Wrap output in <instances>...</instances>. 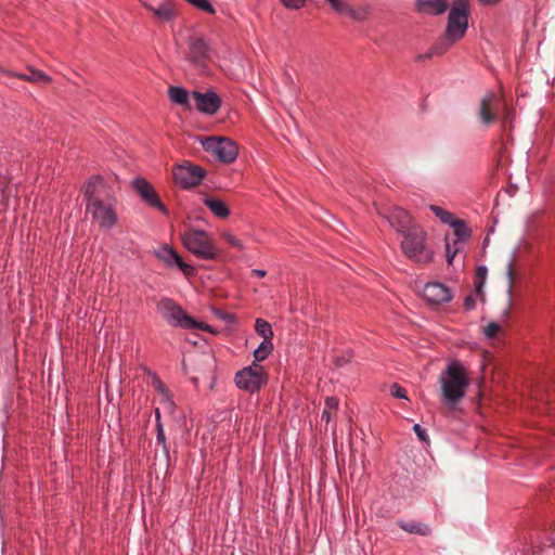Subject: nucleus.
<instances>
[{
    "instance_id": "6",
    "label": "nucleus",
    "mask_w": 555,
    "mask_h": 555,
    "mask_svg": "<svg viewBox=\"0 0 555 555\" xmlns=\"http://www.w3.org/2000/svg\"><path fill=\"white\" fill-rule=\"evenodd\" d=\"M157 312L167 321V323L175 327L191 330L193 318L189 315L181 306H179L172 298L163 297L156 304Z\"/></svg>"
},
{
    "instance_id": "44",
    "label": "nucleus",
    "mask_w": 555,
    "mask_h": 555,
    "mask_svg": "<svg viewBox=\"0 0 555 555\" xmlns=\"http://www.w3.org/2000/svg\"><path fill=\"white\" fill-rule=\"evenodd\" d=\"M339 400L336 397H327L325 399V409L337 410Z\"/></svg>"
},
{
    "instance_id": "28",
    "label": "nucleus",
    "mask_w": 555,
    "mask_h": 555,
    "mask_svg": "<svg viewBox=\"0 0 555 555\" xmlns=\"http://www.w3.org/2000/svg\"><path fill=\"white\" fill-rule=\"evenodd\" d=\"M429 210L444 224H451L455 219L454 215L440 206L430 205Z\"/></svg>"
},
{
    "instance_id": "36",
    "label": "nucleus",
    "mask_w": 555,
    "mask_h": 555,
    "mask_svg": "<svg viewBox=\"0 0 555 555\" xmlns=\"http://www.w3.org/2000/svg\"><path fill=\"white\" fill-rule=\"evenodd\" d=\"M332 9L339 15L344 14V11L348 7V3L344 0H325Z\"/></svg>"
},
{
    "instance_id": "45",
    "label": "nucleus",
    "mask_w": 555,
    "mask_h": 555,
    "mask_svg": "<svg viewBox=\"0 0 555 555\" xmlns=\"http://www.w3.org/2000/svg\"><path fill=\"white\" fill-rule=\"evenodd\" d=\"M451 8H459L462 10H469V0H453Z\"/></svg>"
},
{
    "instance_id": "50",
    "label": "nucleus",
    "mask_w": 555,
    "mask_h": 555,
    "mask_svg": "<svg viewBox=\"0 0 555 555\" xmlns=\"http://www.w3.org/2000/svg\"><path fill=\"white\" fill-rule=\"evenodd\" d=\"M158 422H162L160 421V412H159V409H156L155 410V424H158Z\"/></svg>"
},
{
    "instance_id": "55",
    "label": "nucleus",
    "mask_w": 555,
    "mask_h": 555,
    "mask_svg": "<svg viewBox=\"0 0 555 555\" xmlns=\"http://www.w3.org/2000/svg\"><path fill=\"white\" fill-rule=\"evenodd\" d=\"M508 313H509V308H506V309L504 310V314H505V315H508Z\"/></svg>"
},
{
    "instance_id": "43",
    "label": "nucleus",
    "mask_w": 555,
    "mask_h": 555,
    "mask_svg": "<svg viewBox=\"0 0 555 555\" xmlns=\"http://www.w3.org/2000/svg\"><path fill=\"white\" fill-rule=\"evenodd\" d=\"M463 307H464V309L466 311H470V310H474L476 308V299L474 298L473 295H467L464 298Z\"/></svg>"
},
{
    "instance_id": "24",
    "label": "nucleus",
    "mask_w": 555,
    "mask_h": 555,
    "mask_svg": "<svg viewBox=\"0 0 555 555\" xmlns=\"http://www.w3.org/2000/svg\"><path fill=\"white\" fill-rule=\"evenodd\" d=\"M204 205L218 218L224 219L230 215V209L227 204L219 198L206 197Z\"/></svg>"
},
{
    "instance_id": "40",
    "label": "nucleus",
    "mask_w": 555,
    "mask_h": 555,
    "mask_svg": "<svg viewBox=\"0 0 555 555\" xmlns=\"http://www.w3.org/2000/svg\"><path fill=\"white\" fill-rule=\"evenodd\" d=\"M488 269L486 266H478L476 269V279L477 282L486 283Z\"/></svg>"
},
{
    "instance_id": "4",
    "label": "nucleus",
    "mask_w": 555,
    "mask_h": 555,
    "mask_svg": "<svg viewBox=\"0 0 555 555\" xmlns=\"http://www.w3.org/2000/svg\"><path fill=\"white\" fill-rule=\"evenodd\" d=\"M183 246L196 258L214 260L218 257V249L210 234L204 230L186 229L181 234Z\"/></svg>"
},
{
    "instance_id": "8",
    "label": "nucleus",
    "mask_w": 555,
    "mask_h": 555,
    "mask_svg": "<svg viewBox=\"0 0 555 555\" xmlns=\"http://www.w3.org/2000/svg\"><path fill=\"white\" fill-rule=\"evenodd\" d=\"M173 180L181 189L189 190L197 186L206 176V171L198 165L185 162L173 167Z\"/></svg>"
},
{
    "instance_id": "52",
    "label": "nucleus",
    "mask_w": 555,
    "mask_h": 555,
    "mask_svg": "<svg viewBox=\"0 0 555 555\" xmlns=\"http://www.w3.org/2000/svg\"><path fill=\"white\" fill-rule=\"evenodd\" d=\"M158 384H159V387H158V389H159V390H164V389H165V386H164V384H163V383H162L160 380H158Z\"/></svg>"
},
{
    "instance_id": "48",
    "label": "nucleus",
    "mask_w": 555,
    "mask_h": 555,
    "mask_svg": "<svg viewBox=\"0 0 555 555\" xmlns=\"http://www.w3.org/2000/svg\"><path fill=\"white\" fill-rule=\"evenodd\" d=\"M330 411L331 410L324 409L323 412H322L321 418L325 420L326 422H328L330 418H331V412Z\"/></svg>"
},
{
    "instance_id": "53",
    "label": "nucleus",
    "mask_w": 555,
    "mask_h": 555,
    "mask_svg": "<svg viewBox=\"0 0 555 555\" xmlns=\"http://www.w3.org/2000/svg\"><path fill=\"white\" fill-rule=\"evenodd\" d=\"M404 486H408V483H411L410 479L408 477L404 478Z\"/></svg>"
},
{
    "instance_id": "34",
    "label": "nucleus",
    "mask_w": 555,
    "mask_h": 555,
    "mask_svg": "<svg viewBox=\"0 0 555 555\" xmlns=\"http://www.w3.org/2000/svg\"><path fill=\"white\" fill-rule=\"evenodd\" d=\"M390 395L398 399H405L408 400L406 390L399 385L398 383H393L390 386Z\"/></svg>"
},
{
    "instance_id": "7",
    "label": "nucleus",
    "mask_w": 555,
    "mask_h": 555,
    "mask_svg": "<svg viewBox=\"0 0 555 555\" xmlns=\"http://www.w3.org/2000/svg\"><path fill=\"white\" fill-rule=\"evenodd\" d=\"M203 149L224 164L233 163L238 154L236 143L229 138L207 137L199 140Z\"/></svg>"
},
{
    "instance_id": "14",
    "label": "nucleus",
    "mask_w": 555,
    "mask_h": 555,
    "mask_svg": "<svg viewBox=\"0 0 555 555\" xmlns=\"http://www.w3.org/2000/svg\"><path fill=\"white\" fill-rule=\"evenodd\" d=\"M210 48L202 36L192 35L188 38L186 60L196 65L204 66L209 59Z\"/></svg>"
},
{
    "instance_id": "26",
    "label": "nucleus",
    "mask_w": 555,
    "mask_h": 555,
    "mask_svg": "<svg viewBox=\"0 0 555 555\" xmlns=\"http://www.w3.org/2000/svg\"><path fill=\"white\" fill-rule=\"evenodd\" d=\"M255 331L259 336L263 337V340H272L274 335L271 324L261 318L256 320Z\"/></svg>"
},
{
    "instance_id": "21",
    "label": "nucleus",
    "mask_w": 555,
    "mask_h": 555,
    "mask_svg": "<svg viewBox=\"0 0 555 555\" xmlns=\"http://www.w3.org/2000/svg\"><path fill=\"white\" fill-rule=\"evenodd\" d=\"M397 525L399 526L400 529L411 534H416L421 537H428L431 534L430 526L418 520L400 519L397 521Z\"/></svg>"
},
{
    "instance_id": "13",
    "label": "nucleus",
    "mask_w": 555,
    "mask_h": 555,
    "mask_svg": "<svg viewBox=\"0 0 555 555\" xmlns=\"http://www.w3.org/2000/svg\"><path fill=\"white\" fill-rule=\"evenodd\" d=\"M423 298L429 306H440L453 299V292L443 283L428 282L424 286Z\"/></svg>"
},
{
    "instance_id": "39",
    "label": "nucleus",
    "mask_w": 555,
    "mask_h": 555,
    "mask_svg": "<svg viewBox=\"0 0 555 555\" xmlns=\"http://www.w3.org/2000/svg\"><path fill=\"white\" fill-rule=\"evenodd\" d=\"M282 4L287 9H300L305 5L306 0H281Z\"/></svg>"
},
{
    "instance_id": "35",
    "label": "nucleus",
    "mask_w": 555,
    "mask_h": 555,
    "mask_svg": "<svg viewBox=\"0 0 555 555\" xmlns=\"http://www.w3.org/2000/svg\"><path fill=\"white\" fill-rule=\"evenodd\" d=\"M500 325L496 322H490L483 330L487 338H495L500 332Z\"/></svg>"
},
{
    "instance_id": "29",
    "label": "nucleus",
    "mask_w": 555,
    "mask_h": 555,
    "mask_svg": "<svg viewBox=\"0 0 555 555\" xmlns=\"http://www.w3.org/2000/svg\"><path fill=\"white\" fill-rule=\"evenodd\" d=\"M156 427V443L162 446L163 452L166 456V459L169 461L170 454L169 449L166 442V436L163 427V423L158 422V424H155Z\"/></svg>"
},
{
    "instance_id": "27",
    "label": "nucleus",
    "mask_w": 555,
    "mask_h": 555,
    "mask_svg": "<svg viewBox=\"0 0 555 555\" xmlns=\"http://www.w3.org/2000/svg\"><path fill=\"white\" fill-rule=\"evenodd\" d=\"M10 196V180L7 176L0 175V204L4 207H8Z\"/></svg>"
},
{
    "instance_id": "16",
    "label": "nucleus",
    "mask_w": 555,
    "mask_h": 555,
    "mask_svg": "<svg viewBox=\"0 0 555 555\" xmlns=\"http://www.w3.org/2000/svg\"><path fill=\"white\" fill-rule=\"evenodd\" d=\"M387 220L390 227L401 235L418 225L410 212L401 207L392 208L387 216Z\"/></svg>"
},
{
    "instance_id": "46",
    "label": "nucleus",
    "mask_w": 555,
    "mask_h": 555,
    "mask_svg": "<svg viewBox=\"0 0 555 555\" xmlns=\"http://www.w3.org/2000/svg\"><path fill=\"white\" fill-rule=\"evenodd\" d=\"M483 286L485 283L475 281V292L476 294L483 296Z\"/></svg>"
},
{
    "instance_id": "30",
    "label": "nucleus",
    "mask_w": 555,
    "mask_h": 555,
    "mask_svg": "<svg viewBox=\"0 0 555 555\" xmlns=\"http://www.w3.org/2000/svg\"><path fill=\"white\" fill-rule=\"evenodd\" d=\"M343 15H347V16H349L350 18H352L354 21H363L367 16V11L365 9H362V8L361 9H353V8H351L348 4V7L344 11Z\"/></svg>"
},
{
    "instance_id": "22",
    "label": "nucleus",
    "mask_w": 555,
    "mask_h": 555,
    "mask_svg": "<svg viewBox=\"0 0 555 555\" xmlns=\"http://www.w3.org/2000/svg\"><path fill=\"white\" fill-rule=\"evenodd\" d=\"M28 74L13 72L9 75V77H15L24 81L34 82V83H50L52 78L48 76L46 73L39 69H35L33 67H27Z\"/></svg>"
},
{
    "instance_id": "38",
    "label": "nucleus",
    "mask_w": 555,
    "mask_h": 555,
    "mask_svg": "<svg viewBox=\"0 0 555 555\" xmlns=\"http://www.w3.org/2000/svg\"><path fill=\"white\" fill-rule=\"evenodd\" d=\"M413 430L416 434L417 438L423 442H428L429 438L425 428H423L420 424H415L413 426Z\"/></svg>"
},
{
    "instance_id": "9",
    "label": "nucleus",
    "mask_w": 555,
    "mask_h": 555,
    "mask_svg": "<svg viewBox=\"0 0 555 555\" xmlns=\"http://www.w3.org/2000/svg\"><path fill=\"white\" fill-rule=\"evenodd\" d=\"M469 10L451 8L447 21L444 33L453 41H460L464 38L468 29Z\"/></svg>"
},
{
    "instance_id": "17",
    "label": "nucleus",
    "mask_w": 555,
    "mask_h": 555,
    "mask_svg": "<svg viewBox=\"0 0 555 555\" xmlns=\"http://www.w3.org/2000/svg\"><path fill=\"white\" fill-rule=\"evenodd\" d=\"M142 3L160 22H172L177 17L175 5L169 0H162L157 5L147 2Z\"/></svg>"
},
{
    "instance_id": "54",
    "label": "nucleus",
    "mask_w": 555,
    "mask_h": 555,
    "mask_svg": "<svg viewBox=\"0 0 555 555\" xmlns=\"http://www.w3.org/2000/svg\"><path fill=\"white\" fill-rule=\"evenodd\" d=\"M508 115H509V112L506 109L505 115H504V120H506L508 118Z\"/></svg>"
},
{
    "instance_id": "2",
    "label": "nucleus",
    "mask_w": 555,
    "mask_h": 555,
    "mask_svg": "<svg viewBox=\"0 0 555 555\" xmlns=\"http://www.w3.org/2000/svg\"><path fill=\"white\" fill-rule=\"evenodd\" d=\"M101 176H92L81 188L86 210L102 229L109 230L117 224L118 216L112 205H106L96 194V186L102 184Z\"/></svg>"
},
{
    "instance_id": "12",
    "label": "nucleus",
    "mask_w": 555,
    "mask_h": 555,
    "mask_svg": "<svg viewBox=\"0 0 555 555\" xmlns=\"http://www.w3.org/2000/svg\"><path fill=\"white\" fill-rule=\"evenodd\" d=\"M195 108L205 115H215L221 107L222 100L218 93L209 89L206 92L194 90L191 93Z\"/></svg>"
},
{
    "instance_id": "10",
    "label": "nucleus",
    "mask_w": 555,
    "mask_h": 555,
    "mask_svg": "<svg viewBox=\"0 0 555 555\" xmlns=\"http://www.w3.org/2000/svg\"><path fill=\"white\" fill-rule=\"evenodd\" d=\"M132 186L147 206L159 210L165 216L169 215L168 208L163 204L154 186L145 178H135L132 181Z\"/></svg>"
},
{
    "instance_id": "49",
    "label": "nucleus",
    "mask_w": 555,
    "mask_h": 555,
    "mask_svg": "<svg viewBox=\"0 0 555 555\" xmlns=\"http://www.w3.org/2000/svg\"><path fill=\"white\" fill-rule=\"evenodd\" d=\"M0 74H3V75H5V76H8V77H9V75H11V74H12V70L7 69V68H4V67H2V66L0 65Z\"/></svg>"
},
{
    "instance_id": "3",
    "label": "nucleus",
    "mask_w": 555,
    "mask_h": 555,
    "mask_svg": "<svg viewBox=\"0 0 555 555\" xmlns=\"http://www.w3.org/2000/svg\"><path fill=\"white\" fill-rule=\"evenodd\" d=\"M401 250L410 260L427 264L434 260V251L427 246V233L421 227L412 228L411 231L402 234Z\"/></svg>"
},
{
    "instance_id": "47",
    "label": "nucleus",
    "mask_w": 555,
    "mask_h": 555,
    "mask_svg": "<svg viewBox=\"0 0 555 555\" xmlns=\"http://www.w3.org/2000/svg\"><path fill=\"white\" fill-rule=\"evenodd\" d=\"M251 275L261 279L267 275V271L261 269H254L251 270Z\"/></svg>"
},
{
    "instance_id": "41",
    "label": "nucleus",
    "mask_w": 555,
    "mask_h": 555,
    "mask_svg": "<svg viewBox=\"0 0 555 555\" xmlns=\"http://www.w3.org/2000/svg\"><path fill=\"white\" fill-rule=\"evenodd\" d=\"M193 323H195L194 325H192V328H198V330H202V331H205V332H209V333H212V334H216L217 332L210 326L208 325L207 323H204V322H199V321H196L195 319H193Z\"/></svg>"
},
{
    "instance_id": "11",
    "label": "nucleus",
    "mask_w": 555,
    "mask_h": 555,
    "mask_svg": "<svg viewBox=\"0 0 555 555\" xmlns=\"http://www.w3.org/2000/svg\"><path fill=\"white\" fill-rule=\"evenodd\" d=\"M155 257L167 268H179L185 276L194 275L195 268L183 261L181 256L168 244L162 245L154 251Z\"/></svg>"
},
{
    "instance_id": "18",
    "label": "nucleus",
    "mask_w": 555,
    "mask_h": 555,
    "mask_svg": "<svg viewBox=\"0 0 555 555\" xmlns=\"http://www.w3.org/2000/svg\"><path fill=\"white\" fill-rule=\"evenodd\" d=\"M448 10V0H416L415 11L421 14L441 15Z\"/></svg>"
},
{
    "instance_id": "31",
    "label": "nucleus",
    "mask_w": 555,
    "mask_h": 555,
    "mask_svg": "<svg viewBox=\"0 0 555 555\" xmlns=\"http://www.w3.org/2000/svg\"><path fill=\"white\" fill-rule=\"evenodd\" d=\"M462 247L463 246L460 245L453 246V243L451 244L449 242L448 235H446V257L449 266L453 263L455 255L461 250Z\"/></svg>"
},
{
    "instance_id": "23",
    "label": "nucleus",
    "mask_w": 555,
    "mask_h": 555,
    "mask_svg": "<svg viewBox=\"0 0 555 555\" xmlns=\"http://www.w3.org/2000/svg\"><path fill=\"white\" fill-rule=\"evenodd\" d=\"M168 96L173 104L191 109L190 94L185 88L180 86H170L168 89Z\"/></svg>"
},
{
    "instance_id": "42",
    "label": "nucleus",
    "mask_w": 555,
    "mask_h": 555,
    "mask_svg": "<svg viewBox=\"0 0 555 555\" xmlns=\"http://www.w3.org/2000/svg\"><path fill=\"white\" fill-rule=\"evenodd\" d=\"M514 264H515V258H514V256H512V258L509 259V261L507 263V268H506V274L509 280L511 285L513 284L514 279H515Z\"/></svg>"
},
{
    "instance_id": "15",
    "label": "nucleus",
    "mask_w": 555,
    "mask_h": 555,
    "mask_svg": "<svg viewBox=\"0 0 555 555\" xmlns=\"http://www.w3.org/2000/svg\"><path fill=\"white\" fill-rule=\"evenodd\" d=\"M499 102V95L492 90L487 91L480 100L477 116L483 126L489 127L495 121Z\"/></svg>"
},
{
    "instance_id": "5",
    "label": "nucleus",
    "mask_w": 555,
    "mask_h": 555,
    "mask_svg": "<svg viewBox=\"0 0 555 555\" xmlns=\"http://www.w3.org/2000/svg\"><path fill=\"white\" fill-rule=\"evenodd\" d=\"M234 382L237 388L255 393L267 385L268 374L262 365L253 362L235 373Z\"/></svg>"
},
{
    "instance_id": "33",
    "label": "nucleus",
    "mask_w": 555,
    "mask_h": 555,
    "mask_svg": "<svg viewBox=\"0 0 555 555\" xmlns=\"http://www.w3.org/2000/svg\"><path fill=\"white\" fill-rule=\"evenodd\" d=\"M214 312V315L217 317L218 319L227 322V323H234L236 318L233 313H229L227 311H223L221 309H218V308H214L212 310Z\"/></svg>"
},
{
    "instance_id": "20",
    "label": "nucleus",
    "mask_w": 555,
    "mask_h": 555,
    "mask_svg": "<svg viewBox=\"0 0 555 555\" xmlns=\"http://www.w3.org/2000/svg\"><path fill=\"white\" fill-rule=\"evenodd\" d=\"M450 227L453 229V234L456 237L453 242V246H463L472 237V231L465 220L455 218Z\"/></svg>"
},
{
    "instance_id": "37",
    "label": "nucleus",
    "mask_w": 555,
    "mask_h": 555,
    "mask_svg": "<svg viewBox=\"0 0 555 555\" xmlns=\"http://www.w3.org/2000/svg\"><path fill=\"white\" fill-rule=\"evenodd\" d=\"M224 240L232 246L240 250L244 248L242 242L231 233L223 234Z\"/></svg>"
},
{
    "instance_id": "25",
    "label": "nucleus",
    "mask_w": 555,
    "mask_h": 555,
    "mask_svg": "<svg viewBox=\"0 0 555 555\" xmlns=\"http://www.w3.org/2000/svg\"><path fill=\"white\" fill-rule=\"evenodd\" d=\"M273 350L272 340H262L254 351L255 363L264 361Z\"/></svg>"
},
{
    "instance_id": "51",
    "label": "nucleus",
    "mask_w": 555,
    "mask_h": 555,
    "mask_svg": "<svg viewBox=\"0 0 555 555\" xmlns=\"http://www.w3.org/2000/svg\"><path fill=\"white\" fill-rule=\"evenodd\" d=\"M479 1L485 4H493V3H496L499 0H479Z\"/></svg>"
},
{
    "instance_id": "32",
    "label": "nucleus",
    "mask_w": 555,
    "mask_h": 555,
    "mask_svg": "<svg viewBox=\"0 0 555 555\" xmlns=\"http://www.w3.org/2000/svg\"><path fill=\"white\" fill-rule=\"evenodd\" d=\"M353 358V352L351 350H346L341 354H337L334 357L333 362L337 367H343L350 363Z\"/></svg>"
},
{
    "instance_id": "19",
    "label": "nucleus",
    "mask_w": 555,
    "mask_h": 555,
    "mask_svg": "<svg viewBox=\"0 0 555 555\" xmlns=\"http://www.w3.org/2000/svg\"><path fill=\"white\" fill-rule=\"evenodd\" d=\"M456 41H453L447 37L444 33L441 38H439L428 50V52L424 54H418L416 56L417 62H422L425 60H429L434 55H442L444 54Z\"/></svg>"
},
{
    "instance_id": "1",
    "label": "nucleus",
    "mask_w": 555,
    "mask_h": 555,
    "mask_svg": "<svg viewBox=\"0 0 555 555\" xmlns=\"http://www.w3.org/2000/svg\"><path fill=\"white\" fill-rule=\"evenodd\" d=\"M441 384V401L450 410H454L466 395L469 385L466 367L459 361H452L439 377Z\"/></svg>"
}]
</instances>
